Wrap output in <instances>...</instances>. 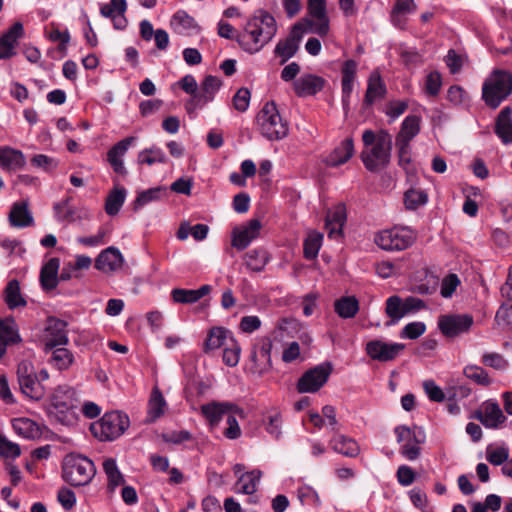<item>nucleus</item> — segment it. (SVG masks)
I'll use <instances>...</instances> for the list:
<instances>
[{"label":"nucleus","instance_id":"nucleus-7","mask_svg":"<svg viewBox=\"0 0 512 512\" xmlns=\"http://www.w3.org/2000/svg\"><path fill=\"white\" fill-rule=\"evenodd\" d=\"M129 424L126 414L113 411L105 413L100 420L92 423L90 431L100 441H113L125 432Z\"/></svg>","mask_w":512,"mask_h":512},{"label":"nucleus","instance_id":"nucleus-39","mask_svg":"<svg viewBox=\"0 0 512 512\" xmlns=\"http://www.w3.org/2000/svg\"><path fill=\"white\" fill-rule=\"evenodd\" d=\"M18 383L21 392L29 399L32 398V363L22 361L17 369Z\"/></svg>","mask_w":512,"mask_h":512},{"label":"nucleus","instance_id":"nucleus-31","mask_svg":"<svg viewBox=\"0 0 512 512\" xmlns=\"http://www.w3.org/2000/svg\"><path fill=\"white\" fill-rule=\"evenodd\" d=\"M330 446L333 451L350 458H355L360 453V447L354 439L338 433L330 440Z\"/></svg>","mask_w":512,"mask_h":512},{"label":"nucleus","instance_id":"nucleus-4","mask_svg":"<svg viewBox=\"0 0 512 512\" xmlns=\"http://www.w3.org/2000/svg\"><path fill=\"white\" fill-rule=\"evenodd\" d=\"M512 93V74L507 70L494 69L482 86V99L485 104L496 109Z\"/></svg>","mask_w":512,"mask_h":512},{"label":"nucleus","instance_id":"nucleus-36","mask_svg":"<svg viewBox=\"0 0 512 512\" xmlns=\"http://www.w3.org/2000/svg\"><path fill=\"white\" fill-rule=\"evenodd\" d=\"M301 23L307 25L310 32L320 37L327 36L330 31V19L327 12L309 15V17L304 18Z\"/></svg>","mask_w":512,"mask_h":512},{"label":"nucleus","instance_id":"nucleus-45","mask_svg":"<svg viewBox=\"0 0 512 512\" xmlns=\"http://www.w3.org/2000/svg\"><path fill=\"white\" fill-rule=\"evenodd\" d=\"M463 375L480 386H489L492 384L488 372L481 366L468 364L463 368Z\"/></svg>","mask_w":512,"mask_h":512},{"label":"nucleus","instance_id":"nucleus-29","mask_svg":"<svg viewBox=\"0 0 512 512\" xmlns=\"http://www.w3.org/2000/svg\"><path fill=\"white\" fill-rule=\"evenodd\" d=\"M386 92L387 89L380 73L377 70L373 71L368 78L367 90L364 97L365 105L371 106L376 100L384 98Z\"/></svg>","mask_w":512,"mask_h":512},{"label":"nucleus","instance_id":"nucleus-27","mask_svg":"<svg viewBox=\"0 0 512 512\" xmlns=\"http://www.w3.org/2000/svg\"><path fill=\"white\" fill-rule=\"evenodd\" d=\"M354 154L352 138L343 140L324 160L327 166L337 167L346 163Z\"/></svg>","mask_w":512,"mask_h":512},{"label":"nucleus","instance_id":"nucleus-54","mask_svg":"<svg viewBox=\"0 0 512 512\" xmlns=\"http://www.w3.org/2000/svg\"><path fill=\"white\" fill-rule=\"evenodd\" d=\"M482 363L485 366L491 367L495 370L504 371L507 369L509 363L505 357L496 352H486L482 355Z\"/></svg>","mask_w":512,"mask_h":512},{"label":"nucleus","instance_id":"nucleus-9","mask_svg":"<svg viewBox=\"0 0 512 512\" xmlns=\"http://www.w3.org/2000/svg\"><path fill=\"white\" fill-rule=\"evenodd\" d=\"M398 443H403L400 453L407 460H416L421 454L420 445L425 442L426 434L422 427L397 426L394 429Z\"/></svg>","mask_w":512,"mask_h":512},{"label":"nucleus","instance_id":"nucleus-64","mask_svg":"<svg viewBox=\"0 0 512 512\" xmlns=\"http://www.w3.org/2000/svg\"><path fill=\"white\" fill-rule=\"evenodd\" d=\"M509 458V449L505 446L498 447L493 450H487V460L495 466H499L506 462Z\"/></svg>","mask_w":512,"mask_h":512},{"label":"nucleus","instance_id":"nucleus-43","mask_svg":"<svg viewBox=\"0 0 512 512\" xmlns=\"http://www.w3.org/2000/svg\"><path fill=\"white\" fill-rule=\"evenodd\" d=\"M167 196L166 188L158 186L154 188H150L138 193L134 203L133 209L135 211L139 210L143 206L154 202L159 201Z\"/></svg>","mask_w":512,"mask_h":512},{"label":"nucleus","instance_id":"nucleus-50","mask_svg":"<svg viewBox=\"0 0 512 512\" xmlns=\"http://www.w3.org/2000/svg\"><path fill=\"white\" fill-rule=\"evenodd\" d=\"M167 161L165 153L158 147L144 149L138 154V163L149 166L155 163H165Z\"/></svg>","mask_w":512,"mask_h":512},{"label":"nucleus","instance_id":"nucleus-44","mask_svg":"<svg viewBox=\"0 0 512 512\" xmlns=\"http://www.w3.org/2000/svg\"><path fill=\"white\" fill-rule=\"evenodd\" d=\"M334 309L343 319L353 318L359 311V302L354 296H344L335 302Z\"/></svg>","mask_w":512,"mask_h":512},{"label":"nucleus","instance_id":"nucleus-32","mask_svg":"<svg viewBox=\"0 0 512 512\" xmlns=\"http://www.w3.org/2000/svg\"><path fill=\"white\" fill-rule=\"evenodd\" d=\"M230 338L232 337V333L223 327H213L208 332L207 338L204 342V351L210 352L216 350L222 346H226L230 343Z\"/></svg>","mask_w":512,"mask_h":512},{"label":"nucleus","instance_id":"nucleus-56","mask_svg":"<svg viewBox=\"0 0 512 512\" xmlns=\"http://www.w3.org/2000/svg\"><path fill=\"white\" fill-rule=\"evenodd\" d=\"M55 216L58 220H72L74 218V207L71 205V199L58 202L54 205Z\"/></svg>","mask_w":512,"mask_h":512},{"label":"nucleus","instance_id":"nucleus-10","mask_svg":"<svg viewBox=\"0 0 512 512\" xmlns=\"http://www.w3.org/2000/svg\"><path fill=\"white\" fill-rule=\"evenodd\" d=\"M333 367L330 362L321 363L307 370L297 382L300 393H315L322 388L329 379Z\"/></svg>","mask_w":512,"mask_h":512},{"label":"nucleus","instance_id":"nucleus-55","mask_svg":"<svg viewBox=\"0 0 512 512\" xmlns=\"http://www.w3.org/2000/svg\"><path fill=\"white\" fill-rule=\"evenodd\" d=\"M229 342L224 347L223 362L230 367H234L239 362L241 349L234 338H230Z\"/></svg>","mask_w":512,"mask_h":512},{"label":"nucleus","instance_id":"nucleus-19","mask_svg":"<svg viewBox=\"0 0 512 512\" xmlns=\"http://www.w3.org/2000/svg\"><path fill=\"white\" fill-rule=\"evenodd\" d=\"M23 36L24 28L21 22H15L0 36V60L16 55V48Z\"/></svg>","mask_w":512,"mask_h":512},{"label":"nucleus","instance_id":"nucleus-20","mask_svg":"<svg viewBox=\"0 0 512 512\" xmlns=\"http://www.w3.org/2000/svg\"><path fill=\"white\" fill-rule=\"evenodd\" d=\"M60 259L57 257L50 258L40 270L39 282L41 288L50 293L54 291L60 282Z\"/></svg>","mask_w":512,"mask_h":512},{"label":"nucleus","instance_id":"nucleus-28","mask_svg":"<svg viewBox=\"0 0 512 512\" xmlns=\"http://www.w3.org/2000/svg\"><path fill=\"white\" fill-rule=\"evenodd\" d=\"M417 5L414 0H396L390 14V20L394 26L404 29L407 23V15L415 13Z\"/></svg>","mask_w":512,"mask_h":512},{"label":"nucleus","instance_id":"nucleus-58","mask_svg":"<svg viewBox=\"0 0 512 512\" xmlns=\"http://www.w3.org/2000/svg\"><path fill=\"white\" fill-rule=\"evenodd\" d=\"M426 331V325L423 322L408 323L401 331L400 337L404 339H417Z\"/></svg>","mask_w":512,"mask_h":512},{"label":"nucleus","instance_id":"nucleus-53","mask_svg":"<svg viewBox=\"0 0 512 512\" xmlns=\"http://www.w3.org/2000/svg\"><path fill=\"white\" fill-rule=\"evenodd\" d=\"M171 25L176 32L183 33L194 27L195 21L185 11H178L173 15Z\"/></svg>","mask_w":512,"mask_h":512},{"label":"nucleus","instance_id":"nucleus-14","mask_svg":"<svg viewBox=\"0 0 512 512\" xmlns=\"http://www.w3.org/2000/svg\"><path fill=\"white\" fill-rule=\"evenodd\" d=\"M221 81L213 75L205 77L201 83L198 94H195L189 101H187L185 108L189 115L193 114L197 109L203 108L206 104L214 99L215 93L219 90Z\"/></svg>","mask_w":512,"mask_h":512},{"label":"nucleus","instance_id":"nucleus-49","mask_svg":"<svg viewBox=\"0 0 512 512\" xmlns=\"http://www.w3.org/2000/svg\"><path fill=\"white\" fill-rule=\"evenodd\" d=\"M323 235L319 232L312 231L308 234L304 241V257L312 260L317 257L321 248Z\"/></svg>","mask_w":512,"mask_h":512},{"label":"nucleus","instance_id":"nucleus-12","mask_svg":"<svg viewBox=\"0 0 512 512\" xmlns=\"http://www.w3.org/2000/svg\"><path fill=\"white\" fill-rule=\"evenodd\" d=\"M304 32L303 24L296 23L292 26L288 36L278 41L274 49V55L280 59L281 65L296 55Z\"/></svg>","mask_w":512,"mask_h":512},{"label":"nucleus","instance_id":"nucleus-47","mask_svg":"<svg viewBox=\"0 0 512 512\" xmlns=\"http://www.w3.org/2000/svg\"><path fill=\"white\" fill-rule=\"evenodd\" d=\"M386 314L391 318L388 325L396 324L406 315L404 301L399 296H391L386 301Z\"/></svg>","mask_w":512,"mask_h":512},{"label":"nucleus","instance_id":"nucleus-3","mask_svg":"<svg viewBox=\"0 0 512 512\" xmlns=\"http://www.w3.org/2000/svg\"><path fill=\"white\" fill-rule=\"evenodd\" d=\"M364 149L361 160L365 168L371 172L386 167L391 158L392 136L384 129L377 132L367 129L362 134Z\"/></svg>","mask_w":512,"mask_h":512},{"label":"nucleus","instance_id":"nucleus-33","mask_svg":"<svg viewBox=\"0 0 512 512\" xmlns=\"http://www.w3.org/2000/svg\"><path fill=\"white\" fill-rule=\"evenodd\" d=\"M49 351L50 357L48 359V362L51 364L53 368H55L58 371L68 370L75 362V356L73 352L69 351L63 346H58Z\"/></svg>","mask_w":512,"mask_h":512},{"label":"nucleus","instance_id":"nucleus-13","mask_svg":"<svg viewBox=\"0 0 512 512\" xmlns=\"http://www.w3.org/2000/svg\"><path fill=\"white\" fill-rule=\"evenodd\" d=\"M473 322L469 314H446L439 317L438 328L444 336L454 338L468 332Z\"/></svg>","mask_w":512,"mask_h":512},{"label":"nucleus","instance_id":"nucleus-1","mask_svg":"<svg viewBox=\"0 0 512 512\" xmlns=\"http://www.w3.org/2000/svg\"><path fill=\"white\" fill-rule=\"evenodd\" d=\"M80 405L79 391L67 384L54 388L42 404L48 418L64 426L77 424Z\"/></svg>","mask_w":512,"mask_h":512},{"label":"nucleus","instance_id":"nucleus-2","mask_svg":"<svg viewBox=\"0 0 512 512\" xmlns=\"http://www.w3.org/2000/svg\"><path fill=\"white\" fill-rule=\"evenodd\" d=\"M277 33L275 18L266 10L258 9L247 20L243 32L236 36L240 47L250 54L259 52Z\"/></svg>","mask_w":512,"mask_h":512},{"label":"nucleus","instance_id":"nucleus-61","mask_svg":"<svg viewBox=\"0 0 512 512\" xmlns=\"http://www.w3.org/2000/svg\"><path fill=\"white\" fill-rule=\"evenodd\" d=\"M282 417L280 413H274L267 416V422L265 423L266 431L275 439H279L282 431Z\"/></svg>","mask_w":512,"mask_h":512},{"label":"nucleus","instance_id":"nucleus-30","mask_svg":"<svg viewBox=\"0 0 512 512\" xmlns=\"http://www.w3.org/2000/svg\"><path fill=\"white\" fill-rule=\"evenodd\" d=\"M324 86V80L316 75L307 74L293 83L294 91L298 96L314 95Z\"/></svg>","mask_w":512,"mask_h":512},{"label":"nucleus","instance_id":"nucleus-18","mask_svg":"<svg viewBox=\"0 0 512 512\" xmlns=\"http://www.w3.org/2000/svg\"><path fill=\"white\" fill-rule=\"evenodd\" d=\"M262 224L258 219H251L246 224L237 227L232 232V246L244 250L260 235Z\"/></svg>","mask_w":512,"mask_h":512},{"label":"nucleus","instance_id":"nucleus-52","mask_svg":"<svg viewBox=\"0 0 512 512\" xmlns=\"http://www.w3.org/2000/svg\"><path fill=\"white\" fill-rule=\"evenodd\" d=\"M165 405L166 403L162 394L157 389H155L149 401L148 415L151 421L156 420L164 414Z\"/></svg>","mask_w":512,"mask_h":512},{"label":"nucleus","instance_id":"nucleus-37","mask_svg":"<svg viewBox=\"0 0 512 512\" xmlns=\"http://www.w3.org/2000/svg\"><path fill=\"white\" fill-rule=\"evenodd\" d=\"M3 298L9 309L13 310L18 307H23L27 304L23 298L20 290V284L17 280L13 279L6 285Z\"/></svg>","mask_w":512,"mask_h":512},{"label":"nucleus","instance_id":"nucleus-25","mask_svg":"<svg viewBox=\"0 0 512 512\" xmlns=\"http://www.w3.org/2000/svg\"><path fill=\"white\" fill-rule=\"evenodd\" d=\"M495 134L504 144L512 143V108L504 107L498 114L494 128Z\"/></svg>","mask_w":512,"mask_h":512},{"label":"nucleus","instance_id":"nucleus-15","mask_svg":"<svg viewBox=\"0 0 512 512\" xmlns=\"http://www.w3.org/2000/svg\"><path fill=\"white\" fill-rule=\"evenodd\" d=\"M474 417L488 429H499L507 420L500 405L493 399L483 402Z\"/></svg>","mask_w":512,"mask_h":512},{"label":"nucleus","instance_id":"nucleus-40","mask_svg":"<svg viewBox=\"0 0 512 512\" xmlns=\"http://www.w3.org/2000/svg\"><path fill=\"white\" fill-rule=\"evenodd\" d=\"M24 156L18 151L8 147L0 148V166L7 170H17L24 165Z\"/></svg>","mask_w":512,"mask_h":512},{"label":"nucleus","instance_id":"nucleus-42","mask_svg":"<svg viewBox=\"0 0 512 512\" xmlns=\"http://www.w3.org/2000/svg\"><path fill=\"white\" fill-rule=\"evenodd\" d=\"M126 199V189L123 187H114L108 194L105 201V212L109 216H115L119 213Z\"/></svg>","mask_w":512,"mask_h":512},{"label":"nucleus","instance_id":"nucleus-23","mask_svg":"<svg viewBox=\"0 0 512 512\" xmlns=\"http://www.w3.org/2000/svg\"><path fill=\"white\" fill-rule=\"evenodd\" d=\"M17 325L12 318L0 319V358L6 354L9 345L20 342Z\"/></svg>","mask_w":512,"mask_h":512},{"label":"nucleus","instance_id":"nucleus-17","mask_svg":"<svg viewBox=\"0 0 512 512\" xmlns=\"http://www.w3.org/2000/svg\"><path fill=\"white\" fill-rule=\"evenodd\" d=\"M405 348L401 343H386L381 340H372L366 344V353L373 360L388 362L394 360Z\"/></svg>","mask_w":512,"mask_h":512},{"label":"nucleus","instance_id":"nucleus-34","mask_svg":"<svg viewBox=\"0 0 512 512\" xmlns=\"http://www.w3.org/2000/svg\"><path fill=\"white\" fill-rule=\"evenodd\" d=\"M28 208V200H23L14 203L9 213L10 225L17 228L29 226L32 221V218L30 216Z\"/></svg>","mask_w":512,"mask_h":512},{"label":"nucleus","instance_id":"nucleus-24","mask_svg":"<svg viewBox=\"0 0 512 512\" xmlns=\"http://www.w3.org/2000/svg\"><path fill=\"white\" fill-rule=\"evenodd\" d=\"M346 221V211L343 205L336 206L326 216L325 228L329 238L338 239Z\"/></svg>","mask_w":512,"mask_h":512},{"label":"nucleus","instance_id":"nucleus-57","mask_svg":"<svg viewBox=\"0 0 512 512\" xmlns=\"http://www.w3.org/2000/svg\"><path fill=\"white\" fill-rule=\"evenodd\" d=\"M127 9L126 0H110L108 4H104L100 13L102 16L107 18L114 17L117 13H125Z\"/></svg>","mask_w":512,"mask_h":512},{"label":"nucleus","instance_id":"nucleus-51","mask_svg":"<svg viewBox=\"0 0 512 512\" xmlns=\"http://www.w3.org/2000/svg\"><path fill=\"white\" fill-rule=\"evenodd\" d=\"M427 200V194L421 189H409L404 195L405 205L410 210H415L426 204Z\"/></svg>","mask_w":512,"mask_h":512},{"label":"nucleus","instance_id":"nucleus-11","mask_svg":"<svg viewBox=\"0 0 512 512\" xmlns=\"http://www.w3.org/2000/svg\"><path fill=\"white\" fill-rule=\"evenodd\" d=\"M67 323L55 317H49L41 335L46 353L58 346H65L68 343Z\"/></svg>","mask_w":512,"mask_h":512},{"label":"nucleus","instance_id":"nucleus-22","mask_svg":"<svg viewBox=\"0 0 512 512\" xmlns=\"http://www.w3.org/2000/svg\"><path fill=\"white\" fill-rule=\"evenodd\" d=\"M135 141V137H127L116 143L107 153L108 162L112 166L114 172L124 175L126 169L122 157L125 155L130 145Z\"/></svg>","mask_w":512,"mask_h":512},{"label":"nucleus","instance_id":"nucleus-8","mask_svg":"<svg viewBox=\"0 0 512 512\" xmlns=\"http://www.w3.org/2000/svg\"><path fill=\"white\" fill-rule=\"evenodd\" d=\"M416 240V233L409 227L395 226L380 231L375 236V243L386 251H402L410 247Z\"/></svg>","mask_w":512,"mask_h":512},{"label":"nucleus","instance_id":"nucleus-16","mask_svg":"<svg viewBox=\"0 0 512 512\" xmlns=\"http://www.w3.org/2000/svg\"><path fill=\"white\" fill-rule=\"evenodd\" d=\"M201 413L211 427H216L224 415L238 413L239 417L244 416V411L238 405L231 402L212 401L201 406Z\"/></svg>","mask_w":512,"mask_h":512},{"label":"nucleus","instance_id":"nucleus-62","mask_svg":"<svg viewBox=\"0 0 512 512\" xmlns=\"http://www.w3.org/2000/svg\"><path fill=\"white\" fill-rule=\"evenodd\" d=\"M14 431L23 438H32V420L29 418H16L12 421Z\"/></svg>","mask_w":512,"mask_h":512},{"label":"nucleus","instance_id":"nucleus-5","mask_svg":"<svg viewBox=\"0 0 512 512\" xmlns=\"http://www.w3.org/2000/svg\"><path fill=\"white\" fill-rule=\"evenodd\" d=\"M256 120L261 135L270 141H278L288 135V122L281 117L273 101L263 105Z\"/></svg>","mask_w":512,"mask_h":512},{"label":"nucleus","instance_id":"nucleus-46","mask_svg":"<svg viewBox=\"0 0 512 512\" xmlns=\"http://www.w3.org/2000/svg\"><path fill=\"white\" fill-rule=\"evenodd\" d=\"M271 350L272 342L269 339L262 340L257 346L254 347L251 354V359L255 364H265L271 367Z\"/></svg>","mask_w":512,"mask_h":512},{"label":"nucleus","instance_id":"nucleus-35","mask_svg":"<svg viewBox=\"0 0 512 512\" xmlns=\"http://www.w3.org/2000/svg\"><path fill=\"white\" fill-rule=\"evenodd\" d=\"M420 117L417 115L407 116L402 124L399 133L396 136V141L409 143L420 132Z\"/></svg>","mask_w":512,"mask_h":512},{"label":"nucleus","instance_id":"nucleus-63","mask_svg":"<svg viewBox=\"0 0 512 512\" xmlns=\"http://www.w3.org/2000/svg\"><path fill=\"white\" fill-rule=\"evenodd\" d=\"M236 415L238 413H229L226 420L227 428L223 431L224 436L231 440L238 439L242 433Z\"/></svg>","mask_w":512,"mask_h":512},{"label":"nucleus","instance_id":"nucleus-41","mask_svg":"<svg viewBox=\"0 0 512 512\" xmlns=\"http://www.w3.org/2000/svg\"><path fill=\"white\" fill-rule=\"evenodd\" d=\"M103 470L108 480V490L114 492L116 488L124 485L125 479L118 469L116 461L113 458L105 459L103 462Z\"/></svg>","mask_w":512,"mask_h":512},{"label":"nucleus","instance_id":"nucleus-59","mask_svg":"<svg viewBox=\"0 0 512 512\" xmlns=\"http://www.w3.org/2000/svg\"><path fill=\"white\" fill-rule=\"evenodd\" d=\"M442 78L439 72H430L425 80V92L431 96H436L441 89Z\"/></svg>","mask_w":512,"mask_h":512},{"label":"nucleus","instance_id":"nucleus-38","mask_svg":"<svg viewBox=\"0 0 512 512\" xmlns=\"http://www.w3.org/2000/svg\"><path fill=\"white\" fill-rule=\"evenodd\" d=\"M261 476V471L257 469L248 473H243L236 483V492L247 495L255 493Z\"/></svg>","mask_w":512,"mask_h":512},{"label":"nucleus","instance_id":"nucleus-6","mask_svg":"<svg viewBox=\"0 0 512 512\" xmlns=\"http://www.w3.org/2000/svg\"><path fill=\"white\" fill-rule=\"evenodd\" d=\"M96 474L94 463L80 454H68L63 461V479L72 486H85Z\"/></svg>","mask_w":512,"mask_h":512},{"label":"nucleus","instance_id":"nucleus-60","mask_svg":"<svg viewBox=\"0 0 512 512\" xmlns=\"http://www.w3.org/2000/svg\"><path fill=\"white\" fill-rule=\"evenodd\" d=\"M251 93L247 88H240L233 97V106L239 112H245L250 104Z\"/></svg>","mask_w":512,"mask_h":512},{"label":"nucleus","instance_id":"nucleus-48","mask_svg":"<svg viewBox=\"0 0 512 512\" xmlns=\"http://www.w3.org/2000/svg\"><path fill=\"white\" fill-rule=\"evenodd\" d=\"M268 262L267 254L264 250H251L245 255V265L253 272H260Z\"/></svg>","mask_w":512,"mask_h":512},{"label":"nucleus","instance_id":"nucleus-26","mask_svg":"<svg viewBox=\"0 0 512 512\" xmlns=\"http://www.w3.org/2000/svg\"><path fill=\"white\" fill-rule=\"evenodd\" d=\"M210 285H202L198 289L175 288L171 291V298L175 303L193 304L211 292Z\"/></svg>","mask_w":512,"mask_h":512},{"label":"nucleus","instance_id":"nucleus-21","mask_svg":"<svg viewBox=\"0 0 512 512\" xmlns=\"http://www.w3.org/2000/svg\"><path fill=\"white\" fill-rule=\"evenodd\" d=\"M124 259L121 252L115 247L103 250L95 260L96 269L103 272H113L120 269Z\"/></svg>","mask_w":512,"mask_h":512}]
</instances>
